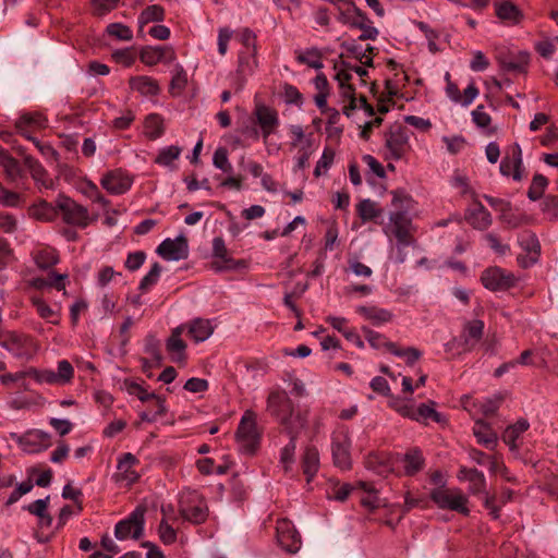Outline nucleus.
I'll return each instance as SVG.
<instances>
[{
	"mask_svg": "<svg viewBox=\"0 0 558 558\" xmlns=\"http://www.w3.org/2000/svg\"><path fill=\"white\" fill-rule=\"evenodd\" d=\"M349 53L362 62L365 66H373V58L366 54V50L356 40L344 41L341 45Z\"/></svg>",
	"mask_w": 558,
	"mask_h": 558,
	"instance_id": "obj_46",
	"label": "nucleus"
},
{
	"mask_svg": "<svg viewBox=\"0 0 558 558\" xmlns=\"http://www.w3.org/2000/svg\"><path fill=\"white\" fill-rule=\"evenodd\" d=\"M0 347L10 352L14 357L22 360L32 359L38 349L33 337L16 331L0 333Z\"/></svg>",
	"mask_w": 558,
	"mask_h": 558,
	"instance_id": "obj_4",
	"label": "nucleus"
},
{
	"mask_svg": "<svg viewBox=\"0 0 558 558\" xmlns=\"http://www.w3.org/2000/svg\"><path fill=\"white\" fill-rule=\"evenodd\" d=\"M58 254L52 248H44L36 253V265L41 269H48L58 263Z\"/></svg>",
	"mask_w": 558,
	"mask_h": 558,
	"instance_id": "obj_50",
	"label": "nucleus"
},
{
	"mask_svg": "<svg viewBox=\"0 0 558 558\" xmlns=\"http://www.w3.org/2000/svg\"><path fill=\"white\" fill-rule=\"evenodd\" d=\"M144 132L149 140H157L165 133L163 119L158 113H150L144 122Z\"/></svg>",
	"mask_w": 558,
	"mask_h": 558,
	"instance_id": "obj_41",
	"label": "nucleus"
},
{
	"mask_svg": "<svg viewBox=\"0 0 558 558\" xmlns=\"http://www.w3.org/2000/svg\"><path fill=\"white\" fill-rule=\"evenodd\" d=\"M253 116L259 126V130H253V135L255 138L262 135L264 143L267 144L269 136L279 128L278 112L276 109L258 102L254 107Z\"/></svg>",
	"mask_w": 558,
	"mask_h": 558,
	"instance_id": "obj_7",
	"label": "nucleus"
},
{
	"mask_svg": "<svg viewBox=\"0 0 558 558\" xmlns=\"http://www.w3.org/2000/svg\"><path fill=\"white\" fill-rule=\"evenodd\" d=\"M57 207L62 214L63 220L80 228L87 227L89 222L88 210L84 206L75 203L65 195H59L57 198Z\"/></svg>",
	"mask_w": 558,
	"mask_h": 558,
	"instance_id": "obj_10",
	"label": "nucleus"
},
{
	"mask_svg": "<svg viewBox=\"0 0 558 558\" xmlns=\"http://www.w3.org/2000/svg\"><path fill=\"white\" fill-rule=\"evenodd\" d=\"M365 468L375 474L386 477L393 471V458L388 452H371L365 458Z\"/></svg>",
	"mask_w": 558,
	"mask_h": 558,
	"instance_id": "obj_19",
	"label": "nucleus"
},
{
	"mask_svg": "<svg viewBox=\"0 0 558 558\" xmlns=\"http://www.w3.org/2000/svg\"><path fill=\"white\" fill-rule=\"evenodd\" d=\"M356 313L362 315L365 319L371 320L373 325L380 326L389 323L393 318V314L381 307L360 305L355 308Z\"/></svg>",
	"mask_w": 558,
	"mask_h": 558,
	"instance_id": "obj_29",
	"label": "nucleus"
},
{
	"mask_svg": "<svg viewBox=\"0 0 558 558\" xmlns=\"http://www.w3.org/2000/svg\"><path fill=\"white\" fill-rule=\"evenodd\" d=\"M182 326H185L184 332L196 343L207 340L214 332V325L205 318H195Z\"/></svg>",
	"mask_w": 558,
	"mask_h": 558,
	"instance_id": "obj_24",
	"label": "nucleus"
},
{
	"mask_svg": "<svg viewBox=\"0 0 558 558\" xmlns=\"http://www.w3.org/2000/svg\"><path fill=\"white\" fill-rule=\"evenodd\" d=\"M123 386L129 395L137 397L142 402L154 401L158 405V413H166L165 399L161 397L148 392L142 385L133 380H124Z\"/></svg>",
	"mask_w": 558,
	"mask_h": 558,
	"instance_id": "obj_26",
	"label": "nucleus"
},
{
	"mask_svg": "<svg viewBox=\"0 0 558 558\" xmlns=\"http://www.w3.org/2000/svg\"><path fill=\"white\" fill-rule=\"evenodd\" d=\"M322 52L317 48H308L296 54V61L302 64H306L315 70H320L324 64L322 61Z\"/></svg>",
	"mask_w": 558,
	"mask_h": 558,
	"instance_id": "obj_43",
	"label": "nucleus"
},
{
	"mask_svg": "<svg viewBox=\"0 0 558 558\" xmlns=\"http://www.w3.org/2000/svg\"><path fill=\"white\" fill-rule=\"evenodd\" d=\"M158 533H159L160 541L165 545L173 544L177 541V532L173 529V526L171 524H169V522L166 519H162L160 521V524L158 527Z\"/></svg>",
	"mask_w": 558,
	"mask_h": 558,
	"instance_id": "obj_59",
	"label": "nucleus"
},
{
	"mask_svg": "<svg viewBox=\"0 0 558 558\" xmlns=\"http://www.w3.org/2000/svg\"><path fill=\"white\" fill-rule=\"evenodd\" d=\"M68 275H53V282H48V279L45 278H35L32 280V286L36 289H44L47 287H51L57 289L58 291L65 290V279Z\"/></svg>",
	"mask_w": 558,
	"mask_h": 558,
	"instance_id": "obj_52",
	"label": "nucleus"
},
{
	"mask_svg": "<svg viewBox=\"0 0 558 558\" xmlns=\"http://www.w3.org/2000/svg\"><path fill=\"white\" fill-rule=\"evenodd\" d=\"M530 61L526 51H519L517 54L499 58L501 66L509 72H524Z\"/></svg>",
	"mask_w": 558,
	"mask_h": 558,
	"instance_id": "obj_36",
	"label": "nucleus"
},
{
	"mask_svg": "<svg viewBox=\"0 0 558 558\" xmlns=\"http://www.w3.org/2000/svg\"><path fill=\"white\" fill-rule=\"evenodd\" d=\"M466 219L471 226L478 230H486L493 223L490 213L480 202L475 203V207L469 211Z\"/></svg>",
	"mask_w": 558,
	"mask_h": 558,
	"instance_id": "obj_30",
	"label": "nucleus"
},
{
	"mask_svg": "<svg viewBox=\"0 0 558 558\" xmlns=\"http://www.w3.org/2000/svg\"><path fill=\"white\" fill-rule=\"evenodd\" d=\"M430 499L440 508L457 511L464 515L470 513L468 498L460 489H446L438 487L430 492Z\"/></svg>",
	"mask_w": 558,
	"mask_h": 558,
	"instance_id": "obj_8",
	"label": "nucleus"
},
{
	"mask_svg": "<svg viewBox=\"0 0 558 558\" xmlns=\"http://www.w3.org/2000/svg\"><path fill=\"white\" fill-rule=\"evenodd\" d=\"M351 439L347 430H339L333 434L331 453L336 466L342 470L351 468Z\"/></svg>",
	"mask_w": 558,
	"mask_h": 558,
	"instance_id": "obj_13",
	"label": "nucleus"
},
{
	"mask_svg": "<svg viewBox=\"0 0 558 558\" xmlns=\"http://www.w3.org/2000/svg\"><path fill=\"white\" fill-rule=\"evenodd\" d=\"M457 477L461 482H469V493L472 495L486 494V478L482 471L475 468L460 466Z\"/></svg>",
	"mask_w": 558,
	"mask_h": 558,
	"instance_id": "obj_20",
	"label": "nucleus"
},
{
	"mask_svg": "<svg viewBox=\"0 0 558 558\" xmlns=\"http://www.w3.org/2000/svg\"><path fill=\"white\" fill-rule=\"evenodd\" d=\"M499 171L502 175H512L514 181H521L523 178L522 150L519 144H514L510 151L502 158Z\"/></svg>",
	"mask_w": 558,
	"mask_h": 558,
	"instance_id": "obj_17",
	"label": "nucleus"
},
{
	"mask_svg": "<svg viewBox=\"0 0 558 558\" xmlns=\"http://www.w3.org/2000/svg\"><path fill=\"white\" fill-rule=\"evenodd\" d=\"M338 12V21L345 25H351L353 22L354 14L357 12V7L355 3L351 0L349 3H347L343 8H340Z\"/></svg>",
	"mask_w": 558,
	"mask_h": 558,
	"instance_id": "obj_63",
	"label": "nucleus"
},
{
	"mask_svg": "<svg viewBox=\"0 0 558 558\" xmlns=\"http://www.w3.org/2000/svg\"><path fill=\"white\" fill-rule=\"evenodd\" d=\"M548 184L547 179L543 174H535L532 179V183L527 191V197L531 201H537L542 197L546 186Z\"/></svg>",
	"mask_w": 558,
	"mask_h": 558,
	"instance_id": "obj_53",
	"label": "nucleus"
},
{
	"mask_svg": "<svg viewBox=\"0 0 558 558\" xmlns=\"http://www.w3.org/2000/svg\"><path fill=\"white\" fill-rule=\"evenodd\" d=\"M166 52H169V60H172L173 51L168 47H145L140 52V60L144 64L153 66L161 62L166 58Z\"/></svg>",
	"mask_w": 558,
	"mask_h": 558,
	"instance_id": "obj_34",
	"label": "nucleus"
},
{
	"mask_svg": "<svg viewBox=\"0 0 558 558\" xmlns=\"http://www.w3.org/2000/svg\"><path fill=\"white\" fill-rule=\"evenodd\" d=\"M473 434L480 445H483L489 450L497 446V435L492 427L483 421H477L473 427Z\"/></svg>",
	"mask_w": 558,
	"mask_h": 558,
	"instance_id": "obj_33",
	"label": "nucleus"
},
{
	"mask_svg": "<svg viewBox=\"0 0 558 558\" xmlns=\"http://www.w3.org/2000/svg\"><path fill=\"white\" fill-rule=\"evenodd\" d=\"M57 376L60 385L69 384L74 376V368L68 360H61L57 365Z\"/></svg>",
	"mask_w": 558,
	"mask_h": 558,
	"instance_id": "obj_60",
	"label": "nucleus"
},
{
	"mask_svg": "<svg viewBox=\"0 0 558 558\" xmlns=\"http://www.w3.org/2000/svg\"><path fill=\"white\" fill-rule=\"evenodd\" d=\"M481 281L490 291H506L515 284V277L513 274L494 266L482 272Z\"/></svg>",
	"mask_w": 558,
	"mask_h": 558,
	"instance_id": "obj_11",
	"label": "nucleus"
},
{
	"mask_svg": "<svg viewBox=\"0 0 558 558\" xmlns=\"http://www.w3.org/2000/svg\"><path fill=\"white\" fill-rule=\"evenodd\" d=\"M11 437L27 453H37L51 446L50 435L40 429L28 430L23 435L12 434Z\"/></svg>",
	"mask_w": 558,
	"mask_h": 558,
	"instance_id": "obj_12",
	"label": "nucleus"
},
{
	"mask_svg": "<svg viewBox=\"0 0 558 558\" xmlns=\"http://www.w3.org/2000/svg\"><path fill=\"white\" fill-rule=\"evenodd\" d=\"M319 469V453L314 446H307L302 456V470L306 481L311 482Z\"/></svg>",
	"mask_w": 558,
	"mask_h": 558,
	"instance_id": "obj_32",
	"label": "nucleus"
},
{
	"mask_svg": "<svg viewBox=\"0 0 558 558\" xmlns=\"http://www.w3.org/2000/svg\"><path fill=\"white\" fill-rule=\"evenodd\" d=\"M213 163L216 168L222 170L225 173H232L233 167L228 158V150L225 147H218L213 157Z\"/></svg>",
	"mask_w": 558,
	"mask_h": 558,
	"instance_id": "obj_54",
	"label": "nucleus"
},
{
	"mask_svg": "<svg viewBox=\"0 0 558 558\" xmlns=\"http://www.w3.org/2000/svg\"><path fill=\"white\" fill-rule=\"evenodd\" d=\"M165 19V9L159 4L145 8L138 16V33H143L144 26L153 22H161Z\"/></svg>",
	"mask_w": 558,
	"mask_h": 558,
	"instance_id": "obj_40",
	"label": "nucleus"
},
{
	"mask_svg": "<svg viewBox=\"0 0 558 558\" xmlns=\"http://www.w3.org/2000/svg\"><path fill=\"white\" fill-rule=\"evenodd\" d=\"M496 16L508 25H517L523 20V13L510 0H499L495 4Z\"/></svg>",
	"mask_w": 558,
	"mask_h": 558,
	"instance_id": "obj_23",
	"label": "nucleus"
},
{
	"mask_svg": "<svg viewBox=\"0 0 558 558\" xmlns=\"http://www.w3.org/2000/svg\"><path fill=\"white\" fill-rule=\"evenodd\" d=\"M107 33L120 40L130 41L133 38L132 31L129 26L121 23H111L107 26Z\"/></svg>",
	"mask_w": 558,
	"mask_h": 558,
	"instance_id": "obj_55",
	"label": "nucleus"
},
{
	"mask_svg": "<svg viewBox=\"0 0 558 558\" xmlns=\"http://www.w3.org/2000/svg\"><path fill=\"white\" fill-rule=\"evenodd\" d=\"M112 58L117 63L129 68L135 62L136 56L131 48H124L113 51Z\"/></svg>",
	"mask_w": 558,
	"mask_h": 558,
	"instance_id": "obj_61",
	"label": "nucleus"
},
{
	"mask_svg": "<svg viewBox=\"0 0 558 558\" xmlns=\"http://www.w3.org/2000/svg\"><path fill=\"white\" fill-rule=\"evenodd\" d=\"M185 331V326H178L172 329L170 337L166 342L167 352L171 356V361L174 363H183L186 360V344L182 340L181 336Z\"/></svg>",
	"mask_w": 558,
	"mask_h": 558,
	"instance_id": "obj_22",
	"label": "nucleus"
},
{
	"mask_svg": "<svg viewBox=\"0 0 558 558\" xmlns=\"http://www.w3.org/2000/svg\"><path fill=\"white\" fill-rule=\"evenodd\" d=\"M276 536L279 546L288 553L294 554L301 547V536L288 519L277 521Z\"/></svg>",
	"mask_w": 558,
	"mask_h": 558,
	"instance_id": "obj_14",
	"label": "nucleus"
},
{
	"mask_svg": "<svg viewBox=\"0 0 558 558\" xmlns=\"http://www.w3.org/2000/svg\"><path fill=\"white\" fill-rule=\"evenodd\" d=\"M58 211L57 204L52 205L46 201H40L28 210L31 217L41 221H52L58 216Z\"/></svg>",
	"mask_w": 558,
	"mask_h": 558,
	"instance_id": "obj_37",
	"label": "nucleus"
},
{
	"mask_svg": "<svg viewBox=\"0 0 558 558\" xmlns=\"http://www.w3.org/2000/svg\"><path fill=\"white\" fill-rule=\"evenodd\" d=\"M267 411L289 434L298 433L305 426V420L294 412V404L283 390H274L267 398Z\"/></svg>",
	"mask_w": 558,
	"mask_h": 558,
	"instance_id": "obj_1",
	"label": "nucleus"
},
{
	"mask_svg": "<svg viewBox=\"0 0 558 558\" xmlns=\"http://www.w3.org/2000/svg\"><path fill=\"white\" fill-rule=\"evenodd\" d=\"M530 427V423L525 418L518 420L513 425L506 428L502 434V440L509 446L511 451L519 449L518 440L523 433Z\"/></svg>",
	"mask_w": 558,
	"mask_h": 558,
	"instance_id": "obj_31",
	"label": "nucleus"
},
{
	"mask_svg": "<svg viewBox=\"0 0 558 558\" xmlns=\"http://www.w3.org/2000/svg\"><path fill=\"white\" fill-rule=\"evenodd\" d=\"M409 130L401 124H392L385 133V146L389 157L393 160L401 159L410 149Z\"/></svg>",
	"mask_w": 558,
	"mask_h": 558,
	"instance_id": "obj_9",
	"label": "nucleus"
},
{
	"mask_svg": "<svg viewBox=\"0 0 558 558\" xmlns=\"http://www.w3.org/2000/svg\"><path fill=\"white\" fill-rule=\"evenodd\" d=\"M162 267L159 263H154L149 271L140 282L138 290L142 293L148 292L159 280Z\"/></svg>",
	"mask_w": 558,
	"mask_h": 558,
	"instance_id": "obj_48",
	"label": "nucleus"
},
{
	"mask_svg": "<svg viewBox=\"0 0 558 558\" xmlns=\"http://www.w3.org/2000/svg\"><path fill=\"white\" fill-rule=\"evenodd\" d=\"M100 183L110 194L120 195L131 189L133 180L128 173L118 169L104 175Z\"/></svg>",
	"mask_w": 558,
	"mask_h": 558,
	"instance_id": "obj_18",
	"label": "nucleus"
},
{
	"mask_svg": "<svg viewBox=\"0 0 558 558\" xmlns=\"http://www.w3.org/2000/svg\"><path fill=\"white\" fill-rule=\"evenodd\" d=\"M391 194L392 206L396 207L397 210L389 215V220L392 225V233L398 240V246L401 248L410 244V221L405 210H403V203L408 202L410 197L402 191H393Z\"/></svg>",
	"mask_w": 558,
	"mask_h": 558,
	"instance_id": "obj_3",
	"label": "nucleus"
},
{
	"mask_svg": "<svg viewBox=\"0 0 558 558\" xmlns=\"http://www.w3.org/2000/svg\"><path fill=\"white\" fill-rule=\"evenodd\" d=\"M398 460L403 464V473L407 476H414L421 472L425 465V459L418 448H411L405 453L398 456Z\"/></svg>",
	"mask_w": 558,
	"mask_h": 558,
	"instance_id": "obj_25",
	"label": "nucleus"
},
{
	"mask_svg": "<svg viewBox=\"0 0 558 558\" xmlns=\"http://www.w3.org/2000/svg\"><path fill=\"white\" fill-rule=\"evenodd\" d=\"M17 131L23 133H29L28 129H44L47 126V119L38 112L24 113L15 122Z\"/></svg>",
	"mask_w": 558,
	"mask_h": 558,
	"instance_id": "obj_35",
	"label": "nucleus"
},
{
	"mask_svg": "<svg viewBox=\"0 0 558 558\" xmlns=\"http://www.w3.org/2000/svg\"><path fill=\"white\" fill-rule=\"evenodd\" d=\"M146 508L137 506L125 519L114 526V536L119 541L140 539L144 534Z\"/></svg>",
	"mask_w": 558,
	"mask_h": 558,
	"instance_id": "obj_6",
	"label": "nucleus"
},
{
	"mask_svg": "<svg viewBox=\"0 0 558 558\" xmlns=\"http://www.w3.org/2000/svg\"><path fill=\"white\" fill-rule=\"evenodd\" d=\"M157 253L166 260H181L189 255V245L184 235L166 239L157 247Z\"/></svg>",
	"mask_w": 558,
	"mask_h": 558,
	"instance_id": "obj_15",
	"label": "nucleus"
},
{
	"mask_svg": "<svg viewBox=\"0 0 558 558\" xmlns=\"http://www.w3.org/2000/svg\"><path fill=\"white\" fill-rule=\"evenodd\" d=\"M356 211L363 222L374 221L383 215V209L369 198L362 199L356 205Z\"/></svg>",
	"mask_w": 558,
	"mask_h": 558,
	"instance_id": "obj_39",
	"label": "nucleus"
},
{
	"mask_svg": "<svg viewBox=\"0 0 558 558\" xmlns=\"http://www.w3.org/2000/svg\"><path fill=\"white\" fill-rule=\"evenodd\" d=\"M138 464L140 460L133 453H123L118 460L116 481L126 486L136 483L141 476L136 471Z\"/></svg>",
	"mask_w": 558,
	"mask_h": 558,
	"instance_id": "obj_16",
	"label": "nucleus"
},
{
	"mask_svg": "<svg viewBox=\"0 0 558 558\" xmlns=\"http://www.w3.org/2000/svg\"><path fill=\"white\" fill-rule=\"evenodd\" d=\"M235 440L239 451L244 454H254L260 444V433L257 428L256 414L246 410L238 425Z\"/></svg>",
	"mask_w": 558,
	"mask_h": 558,
	"instance_id": "obj_2",
	"label": "nucleus"
},
{
	"mask_svg": "<svg viewBox=\"0 0 558 558\" xmlns=\"http://www.w3.org/2000/svg\"><path fill=\"white\" fill-rule=\"evenodd\" d=\"M0 204L7 207H17L22 204V196L19 193L2 187V192H0Z\"/></svg>",
	"mask_w": 558,
	"mask_h": 558,
	"instance_id": "obj_64",
	"label": "nucleus"
},
{
	"mask_svg": "<svg viewBox=\"0 0 558 558\" xmlns=\"http://www.w3.org/2000/svg\"><path fill=\"white\" fill-rule=\"evenodd\" d=\"M129 86L132 90L144 97L157 96L160 93L158 81L147 75L132 76L129 80Z\"/></svg>",
	"mask_w": 558,
	"mask_h": 558,
	"instance_id": "obj_27",
	"label": "nucleus"
},
{
	"mask_svg": "<svg viewBox=\"0 0 558 558\" xmlns=\"http://www.w3.org/2000/svg\"><path fill=\"white\" fill-rule=\"evenodd\" d=\"M484 323L480 319L468 322L460 336V344L463 352L471 351L482 339Z\"/></svg>",
	"mask_w": 558,
	"mask_h": 558,
	"instance_id": "obj_21",
	"label": "nucleus"
},
{
	"mask_svg": "<svg viewBox=\"0 0 558 558\" xmlns=\"http://www.w3.org/2000/svg\"><path fill=\"white\" fill-rule=\"evenodd\" d=\"M432 418L435 422L440 421V414L436 412L430 405L422 403L414 410L413 420L425 421Z\"/></svg>",
	"mask_w": 558,
	"mask_h": 558,
	"instance_id": "obj_58",
	"label": "nucleus"
},
{
	"mask_svg": "<svg viewBox=\"0 0 558 558\" xmlns=\"http://www.w3.org/2000/svg\"><path fill=\"white\" fill-rule=\"evenodd\" d=\"M518 242L520 246L530 254L538 255L541 252V244L535 233L524 231L519 234Z\"/></svg>",
	"mask_w": 558,
	"mask_h": 558,
	"instance_id": "obj_47",
	"label": "nucleus"
},
{
	"mask_svg": "<svg viewBox=\"0 0 558 558\" xmlns=\"http://www.w3.org/2000/svg\"><path fill=\"white\" fill-rule=\"evenodd\" d=\"M393 355L398 357H403L405 360V363L409 366H412L416 361L421 359L422 352L413 347L401 349L398 345H396Z\"/></svg>",
	"mask_w": 558,
	"mask_h": 558,
	"instance_id": "obj_56",
	"label": "nucleus"
},
{
	"mask_svg": "<svg viewBox=\"0 0 558 558\" xmlns=\"http://www.w3.org/2000/svg\"><path fill=\"white\" fill-rule=\"evenodd\" d=\"M542 211L548 220L558 219V196H546L542 202Z\"/></svg>",
	"mask_w": 558,
	"mask_h": 558,
	"instance_id": "obj_57",
	"label": "nucleus"
},
{
	"mask_svg": "<svg viewBox=\"0 0 558 558\" xmlns=\"http://www.w3.org/2000/svg\"><path fill=\"white\" fill-rule=\"evenodd\" d=\"M0 168L3 169V172L10 182L17 183L20 180L24 179V170L22 169L20 162L1 147Z\"/></svg>",
	"mask_w": 558,
	"mask_h": 558,
	"instance_id": "obj_28",
	"label": "nucleus"
},
{
	"mask_svg": "<svg viewBox=\"0 0 558 558\" xmlns=\"http://www.w3.org/2000/svg\"><path fill=\"white\" fill-rule=\"evenodd\" d=\"M360 486L367 493V496L361 499V504L371 510L379 508L381 502L374 486L366 482H360Z\"/></svg>",
	"mask_w": 558,
	"mask_h": 558,
	"instance_id": "obj_51",
	"label": "nucleus"
},
{
	"mask_svg": "<svg viewBox=\"0 0 558 558\" xmlns=\"http://www.w3.org/2000/svg\"><path fill=\"white\" fill-rule=\"evenodd\" d=\"M180 155L181 148L179 146L171 145L160 149L159 154L155 159V162L160 166L169 167L173 163L174 160H177L180 157Z\"/></svg>",
	"mask_w": 558,
	"mask_h": 558,
	"instance_id": "obj_49",
	"label": "nucleus"
},
{
	"mask_svg": "<svg viewBox=\"0 0 558 558\" xmlns=\"http://www.w3.org/2000/svg\"><path fill=\"white\" fill-rule=\"evenodd\" d=\"M24 165L31 172L32 178L45 187H49L50 183L47 181V171L41 163L32 156H25Z\"/></svg>",
	"mask_w": 558,
	"mask_h": 558,
	"instance_id": "obj_42",
	"label": "nucleus"
},
{
	"mask_svg": "<svg viewBox=\"0 0 558 558\" xmlns=\"http://www.w3.org/2000/svg\"><path fill=\"white\" fill-rule=\"evenodd\" d=\"M187 85V74L182 65L177 64L172 71L169 92L173 96L180 95Z\"/></svg>",
	"mask_w": 558,
	"mask_h": 558,
	"instance_id": "obj_44",
	"label": "nucleus"
},
{
	"mask_svg": "<svg viewBox=\"0 0 558 558\" xmlns=\"http://www.w3.org/2000/svg\"><path fill=\"white\" fill-rule=\"evenodd\" d=\"M179 510L184 520L194 524L205 522L208 517V507L206 501L196 490H184L181 494Z\"/></svg>",
	"mask_w": 558,
	"mask_h": 558,
	"instance_id": "obj_5",
	"label": "nucleus"
},
{
	"mask_svg": "<svg viewBox=\"0 0 558 558\" xmlns=\"http://www.w3.org/2000/svg\"><path fill=\"white\" fill-rule=\"evenodd\" d=\"M362 331L365 336V339L373 349L378 350L385 348L387 351L393 354L397 344L389 341L383 333H379L366 326L362 327Z\"/></svg>",
	"mask_w": 558,
	"mask_h": 558,
	"instance_id": "obj_38",
	"label": "nucleus"
},
{
	"mask_svg": "<svg viewBox=\"0 0 558 558\" xmlns=\"http://www.w3.org/2000/svg\"><path fill=\"white\" fill-rule=\"evenodd\" d=\"M290 441L282 448L280 454V462L286 472H289L294 463V454L296 449V433L289 434Z\"/></svg>",
	"mask_w": 558,
	"mask_h": 558,
	"instance_id": "obj_45",
	"label": "nucleus"
},
{
	"mask_svg": "<svg viewBox=\"0 0 558 558\" xmlns=\"http://www.w3.org/2000/svg\"><path fill=\"white\" fill-rule=\"evenodd\" d=\"M283 98L284 101L289 105H295L300 107L303 104L302 94L295 86L288 83L283 85Z\"/></svg>",
	"mask_w": 558,
	"mask_h": 558,
	"instance_id": "obj_62",
	"label": "nucleus"
}]
</instances>
